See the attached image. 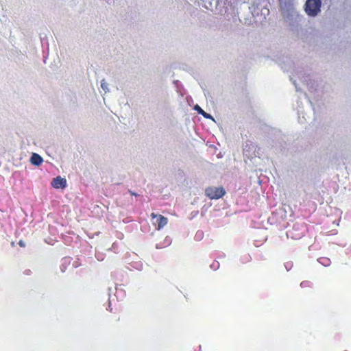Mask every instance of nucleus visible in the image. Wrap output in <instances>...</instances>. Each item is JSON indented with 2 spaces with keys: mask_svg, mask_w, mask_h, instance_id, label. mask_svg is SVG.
I'll return each mask as SVG.
<instances>
[{
  "mask_svg": "<svg viewBox=\"0 0 351 351\" xmlns=\"http://www.w3.org/2000/svg\"><path fill=\"white\" fill-rule=\"evenodd\" d=\"M321 0H307L305 3V12L310 16H315L321 10Z\"/></svg>",
  "mask_w": 351,
  "mask_h": 351,
  "instance_id": "nucleus-1",
  "label": "nucleus"
},
{
  "mask_svg": "<svg viewBox=\"0 0 351 351\" xmlns=\"http://www.w3.org/2000/svg\"><path fill=\"white\" fill-rule=\"evenodd\" d=\"M205 194L210 199H217L222 197L226 194V191L221 186H209L206 189Z\"/></svg>",
  "mask_w": 351,
  "mask_h": 351,
  "instance_id": "nucleus-2",
  "label": "nucleus"
},
{
  "mask_svg": "<svg viewBox=\"0 0 351 351\" xmlns=\"http://www.w3.org/2000/svg\"><path fill=\"white\" fill-rule=\"evenodd\" d=\"M151 217L153 219H156V221H154L152 223L158 230L164 228L168 223V219L163 215L152 213Z\"/></svg>",
  "mask_w": 351,
  "mask_h": 351,
  "instance_id": "nucleus-3",
  "label": "nucleus"
},
{
  "mask_svg": "<svg viewBox=\"0 0 351 351\" xmlns=\"http://www.w3.org/2000/svg\"><path fill=\"white\" fill-rule=\"evenodd\" d=\"M66 185V181L64 178L58 176L52 181V186L56 189L64 188Z\"/></svg>",
  "mask_w": 351,
  "mask_h": 351,
  "instance_id": "nucleus-4",
  "label": "nucleus"
},
{
  "mask_svg": "<svg viewBox=\"0 0 351 351\" xmlns=\"http://www.w3.org/2000/svg\"><path fill=\"white\" fill-rule=\"evenodd\" d=\"M43 160L42 157L38 154L34 153L30 158V162L34 165H40L43 162Z\"/></svg>",
  "mask_w": 351,
  "mask_h": 351,
  "instance_id": "nucleus-5",
  "label": "nucleus"
},
{
  "mask_svg": "<svg viewBox=\"0 0 351 351\" xmlns=\"http://www.w3.org/2000/svg\"><path fill=\"white\" fill-rule=\"evenodd\" d=\"M195 110H197L199 114L203 115L205 118H211V116L206 113L204 110H202L198 105L195 106Z\"/></svg>",
  "mask_w": 351,
  "mask_h": 351,
  "instance_id": "nucleus-6",
  "label": "nucleus"
},
{
  "mask_svg": "<svg viewBox=\"0 0 351 351\" xmlns=\"http://www.w3.org/2000/svg\"><path fill=\"white\" fill-rule=\"evenodd\" d=\"M300 286L302 287H310L311 286V282L308 280H304L300 283Z\"/></svg>",
  "mask_w": 351,
  "mask_h": 351,
  "instance_id": "nucleus-7",
  "label": "nucleus"
},
{
  "mask_svg": "<svg viewBox=\"0 0 351 351\" xmlns=\"http://www.w3.org/2000/svg\"><path fill=\"white\" fill-rule=\"evenodd\" d=\"M19 245L22 247H25V243L23 240L19 241Z\"/></svg>",
  "mask_w": 351,
  "mask_h": 351,
  "instance_id": "nucleus-8",
  "label": "nucleus"
},
{
  "mask_svg": "<svg viewBox=\"0 0 351 351\" xmlns=\"http://www.w3.org/2000/svg\"><path fill=\"white\" fill-rule=\"evenodd\" d=\"M129 193L132 195H134V196H138V195L137 193H136L135 192L131 191V190H129Z\"/></svg>",
  "mask_w": 351,
  "mask_h": 351,
  "instance_id": "nucleus-9",
  "label": "nucleus"
},
{
  "mask_svg": "<svg viewBox=\"0 0 351 351\" xmlns=\"http://www.w3.org/2000/svg\"><path fill=\"white\" fill-rule=\"evenodd\" d=\"M101 87L103 88V89H105L106 88V84H104V83H101Z\"/></svg>",
  "mask_w": 351,
  "mask_h": 351,
  "instance_id": "nucleus-10",
  "label": "nucleus"
}]
</instances>
